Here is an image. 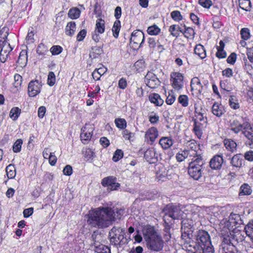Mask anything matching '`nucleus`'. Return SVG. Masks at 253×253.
<instances>
[{"label": "nucleus", "instance_id": "obj_1", "mask_svg": "<svg viewBox=\"0 0 253 253\" xmlns=\"http://www.w3.org/2000/svg\"><path fill=\"white\" fill-rule=\"evenodd\" d=\"M124 214V210H117L116 213L109 207H99L89 211L87 223L92 227H108L115 218L120 219Z\"/></svg>", "mask_w": 253, "mask_h": 253}, {"label": "nucleus", "instance_id": "obj_2", "mask_svg": "<svg viewBox=\"0 0 253 253\" xmlns=\"http://www.w3.org/2000/svg\"><path fill=\"white\" fill-rule=\"evenodd\" d=\"M196 242L187 246V253H214L209 233L204 230H199L195 235Z\"/></svg>", "mask_w": 253, "mask_h": 253}, {"label": "nucleus", "instance_id": "obj_3", "mask_svg": "<svg viewBox=\"0 0 253 253\" xmlns=\"http://www.w3.org/2000/svg\"><path fill=\"white\" fill-rule=\"evenodd\" d=\"M190 208V207L177 206L172 204H169L163 210L165 213L164 220L166 221L167 220H169V217H170L172 219H182V216L184 215L183 212L185 211H189Z\"/></svg>", "mask_w": 253, "mask_h": 253}, {"label": "nucleus", "instance_id": "obj_4", "mask_svg": "<svg viewBox=\"0 0 253 253\" xmlns=\"http://www.w3.org/2000/svg\"><path fill=\"white\" fill-rule=\"evenodd\" d=\"M204 162L202 157H198L189 165L188 174L195 180H198L202 175V169Z\"/></svg>", "mask_w": 253, "mask_h": 253}, {"label": "nucleus", "instance_id": "obj_5", "mask_svg": "<svg viewBox=\"0 0 253 253\" xmlns=\"http://www.w3.org/2000/svg\"><path fill=\"white\" fill-rule=\"evenodd\" d=\"M7 36V33H0V61L2 63H4L6 61L10 52L12 49L9 43L6 41Z\"/></svg>", "mask_w": 253, "mask_h": 253}, {"label": "nucleus", "instance_id": "obj_6", "mask_svg": "<svg viewBox=\"0 0 253 253\" xmlns=\"http://www.w3.org/2000/svg\"><path fill=\"white\" fill-rule=\"evenodd\" d=\"M125 230L121 227H114L109 232L110 241L112 245L117 246L123 242Z\"/></svg>", "mask_w": 253, "mask_h": 253}, {"label": "nucleus", "instance_id": "obj_7", "mask_svg": "<svg viewBox=\"0 0 253 253\" xmlns=\"http://www.w3.org/2000/svg\"><path fill=\"white\" fill-rule=\"evenodd\" d=\"M145 40L144 33L140 30H135L131 34L130 43L134 48L140 47Z\"/></svg>", "mask_w": 253, "mask_h": 253}, {"label": "nucleus", "instance_id": "obj_8", "mask_svg": "<svg viewBox=\"0 0 253 253\" xmlns=\"http://www.w3.org/2000/svg\"><path fill=\"white\" fill-rule=\"evenodd\" d=\"M147 246L149 249L154 252H159L164 247V242L159 235L146 241Z\"/></svg>", "mask_w": 253, "mask_h": 253}, {"label": "nucleus", "instance_id": "obj_9", "mask_svg": "<svg viewBox=\"0 0 253 253\" xmlns=\"http://www.w3.org/2000/svg\"><path fill=\"white\" fill-rule=\"evenodd\" d=\"M170 81L172 87L177 90L181 89L183 86V76L179 72H173L170 75Z\"/></svg>", "mask_w": 253, "mask_h": 253}, {"label": "nucleus", "instance_id": "obj_10", "mask_svg": "<svg viewBox=\"0 0 253 253\" xmlns=\"http://www.w3.org/2000/svg\"><path fill=\"white\" fill-rule=\"evenodd\" d=\"M105 31V22L103 20L100 18L97 19L95 25V29L93 32L92 38L95 42H98L100 39L99 34H102Z\"/></svg>", "mask_w": 253, "mask_h": 253}, {"label": "nucleus", "instance_id": "obj_11", "mask_svg": "<svg viewBox=\"0 0 253 253\" xmlns=\"http://www.w3.org/2000/svg\"><path fill=\"white\" fill-rule=\"evenodd\" d=\"M191 87L192 94L198 96L206 87L202 84L199 78L195 77L191 81Z\"/></svg>", "mask_w": 253, "mask_h": 253}, {"label": "nucleus", "instance_id": "obj_12", "mask_svg": "<svg viewBox=\"0 0 253 253\" xmlns=\"http://www.w3.org/2000/svg\"><path fill=\"white\" fill-rule=\"evenodd\" d=\"M197 220H191L187 218L183 219L181 222L182 236L186 237L187 235L188 238H190L191 232H192L191 229L193 226V222Z\"/></svg>", "mask_w": 253, "mask_h": 253}, {"label": "nucleus", "instance_id": "obj_13", "mask_svg": "<svg viewBox=\"0 0 253 253\" xmlns=\"http://www.w3.org/2000/svg\"><path fill=\"white\" fill-rule=\"evenodd\" d=\"M158 136L159 131L158 129L154 126H152L145 132L144 136L145 141L147 143L151 145L153 144Z\"/></svg>", "mask_w": 253, "mask_h": 253}, {"label": "nucleus", "instance_id": "obj_14", "mask_svg": "<svg viewBox=\"0 0 253 253\" xmlns=\"http://www.w3.org/2000/svg\"><path fill=\"white\" fill-rule=\"evenodd\" d=\"M42 84L38 80L32 81L28 84V92L31 97H35L41 92Z\"/></svg>", "mask_w": 253, "mask_h": 253}, {"label": "nucleus", "instance_id": "obj_15", "mask_svg": "<svg viewBox=\"0 0 253 253\" xmlns=\"http://www.w3.org/2000/svg\"><path fill=\"white\" fill-rule=\"evenodd\" d=\"M146 84L150 88H155L160 84V81L152 72H148L145 77Z\"/></svg>", "mask_w": 253, "mask_h": 253}, {"label": "nucleus", "instance_id": "obj_16", "mask_svg": "<svg viewBox=\"0 0 253 253\" xmlns=\"http://www.w3.org/2000/svg\"><path fill=\"white\" fill-rule=\"evenodd\" d=\"M242 133L249 141L247 144L250 146H253V129L248 122H244V130Z\"/></svg>", "mask_w": 253, "mask_h": 253}, {"label": "nucleus", "instance_id": "obj_17", "mask_svg": "<svg viewBox=\"0 0 253 253\" xmlns=\"http://www.w3.org/2000/svg\"><path fill=\"white\" fill-rule=\"evenodd\" d=\"M143 234L146 242L158 236L154 227L149 225H147L143 228Z\"/></svg>", "mask_w": 253, "mask_h": 253}, {"label": "nucleus", "instance_id": "obj_18", "mask_svg": "<svg viewBox=\"0 0 253 253\" xmlns=\"http://www.w3.org/2000/svg\"><path fill=\"white\" fill-rule=\"evenodd\" d=\"M221 252L222 253H238L235 247L228 241L224 239L221 245Z\"/></svg>", "mask_w": 253, "mask_h": 253}, {"label": "nucleus", "instance_id": "obj_19", "mask_svg": "<svg viewBox=\"0 0 253 253\" xmlns=\"http://www.w3.org/2000/svg\"><path fill=\"white\" fill-rule=\"evenodd\" d=\"M158 155L153 148L147 149L144 153V158L150 163H155L158 160Z\"/></svg>", "mask_w": 253, "mask_h": 253}, {"label": "nucleus", "instance_id": "obj_20", "mask_svg": "<svg viewBox=\"0 0 253 253\" xmlns=\"http://www.w3.org/2000/svg\"><path fill=\"white\" fill-rule=\"evenodd\" d=\"M223 163V159L222 156L217 155L211 160L210 165L212 169H219L221 168Z\"/></svg>", "mask_w": 253, "mask_h": 253}, {"label": "nucleus", "instance_id": "obj_21", "mask_svg": "<svg viewBox=\"0 0 253 253\" xmlns=\"http://www.w3.org/2000/svg\"><path fill=\"white\" fill-rule=\"evenodd\" d=\"M230 128L233 132L237 134L241 131H243V130H244V122L242 124L239 121L234 120L230 123Z\"/></svg>", "mask_w": 253, "mask_h": 253}, {"label": "nucleus", "instance_id": "obj_22", "mask_svg": "<svg viewBox=\"0 0 253 253\" xmlns=\"http://www.w3.org/2000/svg\"><path fill=\"white\" fill-rule=\"evenodd\" d=\"M158 169L157 170L156 176L159 180L164 181L167 179L168 176V170L163 165H161L158 167Z\"/></svg>", "mask_w": 253, "mask_h": 253}, {"label": "nucleus", "instance_id": "obj_23", "mask_svg": "<svg viewBox=\"0 0 253 253\" xmlns=\"http://www.w3.org/2000/svg\"><path fill=\"white\" fill-rule=\"evenodd\" d=\"M185 207H190V210L189 211H185L183 212L184 215L182 216V219L187 218L191 220H197L199 217V214L193 210L192 206L187 205Z\"/></svg>", "mask_w": 253, "mask_h": 253}, {"label": "nucleus", "instance_id": "obj_24", "mask_svg": "<svg viewBox=\"0 0 253 253\" xmlns=\"http://www.w3.org/2000/svg\"><path fill=\"white\" fill-rule=\"evenodd\" d=\"M93 245L94 251L97 253H111V250L108 246L100 244L96 240H94Z\"/></svg>", "mask_w": 253, "mask_h": 253}, {"label": "nucleus", "instance_id": "obj_25", "mask_svg": "<svg viewBox=\"0 0 253 253\" xmlns=\"http://www.w3.org/2000/svg\"><path fill=\"white\" fill-rule=\"evenodd\" d=\"M159 144L163 149L170 148L173 144V140L169 137H162L159 140Z\"/></svg>", "mask_w": 253, "mask_h": 253}, {"label": "nucleus", "instance_id": "obj_26", "mask_svg": "<svg viewBox=\"0 0 253 253\" xmlns=\"http://www.w3.org/2000/svg\"><path fill=\"white\" fill-rule=\"evenodd\" d=\"M206 125L205 123L200 124V122H195L194 123V127L193 128L195 134L199 139H201L203 135V131L206 127Z\"/></svg>", "mask_w": 253, "mask_h": 253}, {"label": "nucleus", "instance_id": "obj_27", "mask_svg": "<svg viewBox=\"0 0 253 253\" xmlns=\"http://www.w3.org/2000/svg\"><path fill=\"white\" fill-rule=\"evenodd\" d=\"M230 163L234 167L241 168L243 165L244 159L241 155L236 154L232 158Z\"/></svg>", "mask_w": 253, "mask_h": 253}, {"label": "nucleus", "instance_id": "obj_28", "mask_svg": "<svg viewBox=\"0 0 253 253\" xmlns=\"http://www.w3.org/2000/svg\"><path fill=\"white\" fill-rule=\"evenodd\" d=\"M204 112V111L200 112L197 109V108H195V112L196 118L194 120V123L195 122H200V124H203L204 123L205 125H207V120Z\"/></svg>", "mask_w": 253, "mask_h": 253}, {"label": "nucleus", "instance_id": "obj_29", "mask_svg": "<svg viewBox=\"0 0 253 253\" xmlns=\"http://www.w3.org/2000/svg\"><path fill=\"white\" fill-rule=\"evenodd\" d=\"M219 44V45L217 46L216 47L217 51L216 53V56L218 58H224L227 56L226 51L224 50L225 46L224 43L223 41H220Z\"/></svg>", "mask_w": 253, "mask_h": 253}, {"label": "nucleus", "instance_id": "obj_30", "mask_svg": "<svg viewBox=\"0 0 253 253\" xmlns=\"http://www.w3.org/2000/svg\"><path fill=\"white\" fill-rule=\"evenodd\" d=\"M212 112L217 117H220L224 112L223 107L217 103L213 104L212 107Z\"/></svg>", "mask_w": 253, "mask_h": 253}, {"label": "nucleus", "instance_id": "obj_31", "mask_svg": "<svg viewBox=\"0 0 253 253\" xmlns=\"http://www.w3.org/2000/svg\"><path fill=\"white\" fill-rule=\"evenodd\" d=\"M194 52L202 59L206 58L207 56L206 50L204 46L201 44L196 45L194 48Z\"/></svg>", "mask_w": 253, "mask_h": 253}, {"label": "nucleus", "instance_id": "obj_32", "mask_svg": "<svg viewBox=\"0 0 253 253\" xmlns=\"http://www.w3.org/2000/svg\"><path fill=\"white\" fill-rule=\"evenodd\" d=\"M224 144L226 149L231 152H234L237 149V144L232 139H225Z\"/></svg>", "mask_w": 253, "mask_h": 253}, {"label": "nucleus", "instance_id": "obj_33", "mask_svg": "<svg viewBox=\"0 0 253 253\" xmlns=\"http://www.w3.org/2000/svg\"><path fill=\"white\" fill-rule=\"evenodd\" d=\"M149 99L151 103H154L156 106H161L164 102L163 100L161 99L160 95L157 93H152L150 94Z\"/></svg>", "mask_w": 253, "mask_h": 253}, {"label": "nucleus", "instance_id": "obj_34", "mask_svg": "<svg viewBox=\"0 0 253 253\" xmlns=\"http://www.w3.org/2000/svg\"><path fill=\"white\" fill-rule=\"evenodd\" d=\"M103 49L99 46H94L92 47L89 53V57L92 59L98 58L102 53H103Z\"/></svg>", "mask_w": 253, "mask_h": 253}, {"label": "nucleus", "instance_id": "obj_35", "mask_svg": "<svg viewBox=\"0 0 253 253\" xmlns=\"http://www.w3.org/2000/svg\"><path fill=\"white\" fill-rule=\"evenodd\" d=\"M27 60V52L25 50H22L20 53L17 62L21 67H23L26 65Z\"/></svg>", "mask_w": 253, "mask_h": 253}, {"label": "nucleus", "instance_id": "obj_36", "mask_svg": "<svg viewBox=\"0 0 253 253\" xmlns=\"http://www.w3.org/2000/svg\"><path fill=\"white\" fill-rule=\"evenodd\" d=\"M76 29L75 23L74 22H69L65 28V33L67 35L72 36L74 35Z\"/></svg>", "mask_w": 253, "mask_h": 253}, {"label": "nucleus", "instance_id": "obj_37", "mask_svg": "<svg viewBox=\"0 0 253 253\" xmlns=\"http://www.w3.org/2000/svg\"><path fill=\"white\" fill-rule=\"evenodd\" d=\"M92 136L91 132L86 130V128L84 127L82 129V132L81 133V140L84 144L87 143V142L90 139Z\"/></svg>", "mask_w": 253, "mask_h": 253}, {"label": "nucleus", "instance_id": "obj_38", "mask_svg": "<svg viewBox=\"0 0 253 253\" xmlns=\"http://www.w3.org/2000/svg\"><path fill=\"white\" fill-rule=\"evenodd\" d=\"M239 195L241 196L250 195L252 192L250 186L246 183L241 185Z\"/></svg>", "mask_w": 253, "mask_h": 253}, {"label": "nucleus", "instance_id": "obj_39", "mask_svg": "<svg viewBox=\"0 0 253 253\" xmlns=\"http://www.w3.org/2000/svg\"><path fill=\"white\" fill-rule=\"evenodd\" d=\"M240 219V216L238 214L231 213L229 216V220L227 222V226L230 224V226L233 227L238 223V221Z\"/></svg>", "mask_w": 253, "mask_h": 253}, {"label": "nucleus", "instance_id": "obj_40", "mask_svg": "<svg viewBox=\"0 0 253 253\" xmlns=\"http://www.w3.org/2000/svg\"><path fill=\"white\" fill-rule=\"evenodd\" d=\"M169 31L171 35L173 37H177L179 35V32L183 33L182 29L178 25H172L169 27Z\"/></svg>", "mask_w": 253, "mask_h": 253}, {"label": "nucleus", "instance_id": "obj_41", "mask_svg": "<svg viewBox=\"0 0 253 253\" xmlns=\"http://www.w3.org/2000/svg\"><path fill=\"white\" fill-rule=\"evenodd\" d=\"M6 174L8 178L12 179L16 176V169L13 165H9L6 168Z\"/></svg>", "mask_w": 253, "mask_h": 253}, {"label": "nucleus", "instance_id": "obj_42", "mask_svg": "<svg viewBox=\"0 0 253 253\" xmlns=\"http://www.w3.org/2000/svg\"><path fill=\"white\" fill-rule=\"evenodd\" d=\"M81 11L77 7H74L70 9L68 12V16L73 19H76L79 17Z\"/></svg>", "mask_w": 253, "mask_h": 253}, {"label": "nucleus", "instance_id": "obj_43", "mask_svg": "<svg viewBox=\"0 0 253 253\" xmlns=\"http://www.w3.org/2000/svg\"><path fill=\"white\" fill-rule=\"evenodd\" d=\"M21 113V110L18 107L12 108L9 113V117L13 121L16 120Z\"/></svg>", "mask_w": 253, "mask_h": 253}, {"label": "nucleus", "instance_id": "obj_44", "mask_svg": "<svg viewBox=\"0 0 253 253\" xmlns=\"http://www.w3.org/2000/svg\"><path fill=\"white\" fill-rule=\"evenodd\" d=\"M148 118L149 121L152 125L157 124L159 121V116L158 115L153 112H150L148 114Z\"/></svg>", "mask_w": 253, "mask_h": 253}, {"label": "nucleus", "instance_id": "obj_45", "mask_svg": "<svg viewBox=\"0 0 253 253\" xmlns=\"http://www.w3.org/2000/svg\"><path fill=\"white\" fill-rule=\"evenodd\" d=\"M114 122L116 126L121 129H124L126 127L127 123L124 119L116 118Z\"/></svg>", "mask_w": 253, "mask_h": 253}, {"label": "nucleus", "instance_id": "obj_46", "mask_svg": "<svg viewBox=\"0 0 253 253\" xmlns=\"http://www.w3.org/2000/svg\"><path fill=\"white\" fill-rule=\"evenodd\" d=\"M239 6L241 8L250 11L251 7V2L250 0H239Z\"/></svg>", "mask_w": 253, "mask_h": 253}, {"label": "nucleus", "instance_id": "obj_47", "mask_svg": "<svg viewBox=\"0 0 253 253\" xmlns=\"http://www.w3.org/2000/svg\"><path fill=\"white\" fill-rule=\"evenodd\" d=\"M161 31V29L156 25H153L149 26L147 30L148 34L150 35H157Z\"/></svg>", "mask_w": 253, "mask_h": 253}, {"label": "nucleus", "instance_id": "obj_48", "mask_svg": "<svg viewBox=\"0 0 253 253\" xmlns=\"http://www.w3.org/2000/svg\"><path fill=\"white\" fill-rule=\"evenodd\" d=\"M121 28V23L119 20L116 21L113 25L112 28V32L113 36L115 38H117L119 36V33Z\"/></svg>", "mask_w": 253, "mask_h": 253}, {"label": "nucleus", "instance_id": "obj_49", "mask_svg": "<svg viewBox=\"0 0 253 253\" xmlns=\"http://www.w3.org/2000/svg\"><path fill=\"white\" fill-rule=\"evenodd\" d=\"M178 102L182 106L186 107L189 105V98L186 95H180L178 98Z\"/></svg>", "mask_w": 253, "mask_h": 253}, {"label": "nucleus", "instance_id": "obj_50", "mask_svg": "<svg viewBox=\"0 0 253 253\" xmlns=\"http://www.w3.org/2000/svg\"><path fill=\"white\" fill-rule=\"evenodd\" d=\"M116 178L113 176H109L105 177L102 179V184L103 186H108L116 182Z\"/></svg>", "mask_w": 253, "mask_h": 253}, {"label": "nucleus", "instance_id": "obj_51", "mask_svg": "<svg viewBox=\"0 0 253 253\" xmlns=\"http://www.w3.org/2000/svg\"><path fill=\"white\" fill-rule=\"evenodd\" d=\"M182 33L186 38L192 39L194 37L195 32L193 28L187 27L185 28L184 31H183Z\"/></svg>", "mask_w": 253, "mask_h": 253}, {"label": "nucleus", "instance_id": "obj_52", "mask_svg": "<svg viewBox=\"0 0 253 253\" xmlns=\"http://www.w3.org/2000/svg\"><path fill=\"white\" fill-rule=\"evenodd\" d=\"M229 103L230 107L234 109H237L239 108L238 101L234 96H230L229 100Z\"/></svg>", "mask_w": 253, "mask_h": 253}, {"label": "nucleus", "instance_id": "obj_53", "mask_svg": "<svg viewBox=\"0 0 253 253\" xmlns=\"http://www.w3.org/2000/svg\"><path fill=\"white\" fill-rule=\"evenodd\" d=\"M199 145L196 141L195 140H192L188 141L187 149L197 151L199 149Z\"/></svg>", "mask_w": 253, "mask_h": 253}, {"label": "nucleus", "instance_id": "obj_54", "mask_svg": "<svg viewBox=\"0 0 253 253\" xmlns=\"http://www.w3.org/2000/svg\"><path fill=\"white\" fill-rule=\"evenodd\" d=\"M187 154V159H189L192 161L197 158L198 157H201L200 155H198L197 152L196 151L190 150L188 149L185 150Z\"/></svg>", "mask_w": 253, "mask_h": 253}, {"label": "nucleus", "instance_id": "obj_55", "mask_svg": "<svg viewBox=\"0 0 253 253\" xmlns=\"http://www.w3.org/2000/svg\"><path fill=\"white\" fill-rule=\"evenodd\" d=\"M55 81L56 77L54 73L52 71L49 72L47 77V84L52 86L55 84Z\"/></svg>", "mask_w": 253, "mask_h": 253}, {"label": "nucleus", "instance_id": "obj_56", "mask_svg": "<svg viewBox=\"0 0 253 253\" xmlns=\"http://www.w3.org/2000/svg\"><path fill=\"white\" fill-rule=\"evenodd\" d=\"M23 141L21 139H17L13 144V150L15 153L19 152L21 151Z\"/></svg>", "mask_w": 253, "mask_h": 253}, {"label": "nucleus", "instance_id": "obj_57", "mask_svg": "<svg viewBox=\"0 0 253 253\" xmlns=\"http://www.w3.org/2000/svg\"><path fill=\"white\" fill-rule=\"evenodd\" d=\"M241 38L244 40H247L250 38V30L247 28H244L241 30Z\"/></svg>", "mask_w": 253, "mask_h": 253}, {"label": "nucleus", "instance_id": "obj_58", "mask_svg": "<svg viewBox=\"0 0 253 253\" xmlns=\"http://www.w3.org/2000/svg\"><path fill=\"white\" fill-rule=\"evenodd\" d=\"M176 159L179 162H182L185 159H187V154H186V151H181L177 153L176 155Z\"/></svg>", "mask_w": 253, "mask_h": 253}, {"label": "nucleus", "instance_id": "obj_59", "mask_svg": "<svg viewBox=\"0 0 253 253\" xmlns=\"http://www.w3.org/2000/svg\"><path fill=\"white\" fill-rule=\"evenodd\" d=\"M171 18L175 21H179L183 18L180 11L178 10H174L170 13Z\"/></svg>", "mask_w": 253, "mask_h": 253}, {"label": "nucleus", "instance_id": "obj_60", "mask_svg": "<svg viewBox=\"0 0 253 253\" xmlns=\"http://www.w3.org/2000/svg\"><path fill=\"white\" fill-rule=\"evenodd\" d=\"M123 137L126 140H128L129 141L132 140V138H133L134 136V134L132 132H131L127 129H124L122 131Z\"/></svg>", "mask_w": 253, "mask_h": 253}, {"label": "nucleus", "instance_id": "obj_61", "mask_svg": "<svg viewBox=\"0 0 253 253\" xmlns=\"http://www.w3.org/2000/svg\"><path fill=\"white\" fill-rule=\"evenodd\" d=\"M14 86L16 88L20 87L22 82V77L19 74H15L14 76Z\"/></svg>", "mask_w": 253, "mask_h": 253}, {"label": "nucleus", "instance_id": "obj_62", "mask_svg": "<svg viewBox=\"0 0 253 253\" xmlns=\"http://www.w3.org/2000/svg\"><path fill=\"white\" fill-rule=\"evenodd\" d=\"M176 96L172 92L171 93H169V95L167 96L166 102L168 105L172 104L175 101Z\"/></svg>", "mask_w": 253, "mask_h": 253}, {"label": "nucleus", "instance_id": "obj_63", "mask_svg": "<svg viewBox=\"0 0 253 253\" xmlns=\"http://www.w3.org/2000/svg\"><path fill=\"white\" fill-rule=\"evenodd\" d=\"M123 157V151L120 149H117L113 157V160L114 162H117L121 159H122Z\"/></svg>", "mask_w": 253, "mask_h": 253}, {"label": "nucleus", "instance_id": "obj_64", "mask_svg": "<svg viewBox=\"0 0 253 253\" xmlns=\"http://www.w3.org/2000/svg\"><path fill=\"white\" fill-rule=\"evenodd\" d=\"M244 230L246 234L253 233V220H250L245 226Z\"/></svg>", "mask_w": 253, "mask_h": 253}]
</instances>
